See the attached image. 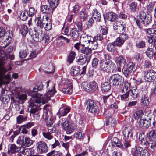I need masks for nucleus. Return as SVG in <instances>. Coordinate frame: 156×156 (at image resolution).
<instances>
[{"label": "nucleus", "mask_w": 156, "mask_h": 156, "mask_svg": "<svg viewBox=\"0 0 156 156\" xmlns=\"http://www.w3.org/2000/svg\"><path fill=\"white\" fill-rule=\"evenodd\" d=\"M43 88V85L42 84L40 83L37 84V85L33 88V92L34 93L33 94L32 97H34V96L35 97V98H38V94L36 92L38 91H40L42 90Z\"/></svg>", "instance_id": "nucleus-21"}, {"label": "nucleus", "mask_w": 156, "mask_h": 156, "mask_svg": "<svg viewBox=\"0 0 156 156\" xmlns=\"http://www.w3.org/2000/svg\"><path fill=\"white\" fill-rule=\"evenodd\" d=\"M126 27L125 26L124 24H123L120 26H119L118 28H116V30L117 32L120 33V32H124L125 31Z\"/></svg>", "instance_id": "nucleus-60"}, {"label": "nucleus", "mask_w": 156, "mask_h": 156, "mask_svg": "<svg viewBox=\"0 0 156 156\" xmlns=\"http://www.w3.org/2000/svg\"><path fill=\"white\" fill-rule=\"evenodd\" d=\"M91 58V55L85 56L83 55H80L76 58V62L78 65H87Z\"/></svg>", "instance_id": "nucleus-8"}, {"label": "nucleus", "mask_w": 156, "mask_h": 156, "mask_svg": "<svg viewBox=\"0 0 156 156\" xmlns=\"http://www.w3.org/2000/svg\"><path fill=\"white\" fill-rule=\"evenodd\" d=\"M144 79L147 82L154 81L156 79V72L153 70H149L144 73Z\"/></svg>", "instance_id": "nucleus-7"}, {"label": "nucleus", "mask_w": 156, "mask_h": 156, "mask_svg": "<svg viewBox=\"0 0 156 156\" xmlns=\"http://www.w3.org/2000/svg\"><path fill=\"white\" fill-rule=\"evenodd\" d=\"M89 47L86 46V47L83 48L81 49V53L87 55H91L92 53V50L91 48H89Z\"/></svg>", "instance_id": "nucleus-31"}, {"label": "nucleus", "mask_w": 156, "mask_h": 156, "mask_svg": "<svg viewBox=\"0 0 156 156\" xmlns=\"http://www.w3.org/2000/svg\"><path fill=\"white\" fill-rule=\"evenodd\" d=\"M46 86L47 88L49 87V84L50 87L48 89V91L44 95V99L43 101H46V103L48 101L50 100V98L53 96L56 92L55 89V84L50 80L46 82Z\"/></svg>", "instance_id": "nucleus-2"}, {"label": "nucleus", "mask_w": 156, "mask_h": 156, "mask_svg": "<svg viewBox=\"0 0 156 156\" xmlns=\"http://www.w3.org/2000/svg\"><path fill=\"white\" fill-rule=\"evenodd\" d=\"M131 92L130 95L133 98H137L138 96V90L136 88H134L133 89L130 90V89L129 92Z\"/></svg>", "instance_id": "nucleus-50"}, {"label": "nucleus", "mask_w": 156, "mask_h": 156, "mask_svg": "<svg viewBox=\"0 0 156 156\" xmlns=\"http://www.w3.org/2000/svg\"><path fill=\"white\" fill-rule=\"evenodd\" d=\"M101 32L102 35H106L108 33V30L107 27L105 26H102L101 30Z\"/></svg>", "instance_id": "nucleus-64"}, {"label": "nucleus", "mask_w": 156, "mask_h": 156, "mask_svg": "<svg viewBox=\"0 0 156 156\" xmlns=\"http://www.w3.org/2000/svg\"><path fill=\"white\" fill-rule=\"evenodd\" d=\"M90 90H96L98 89V85L97 83L95 81H93L90 83Z\"/></svg>", "instance_id": "nucleus-53"}, {"label": "nucleus", "mask_w": 156, "mask_h": 156, "mask_svg": "<svg viewBox=\"0 0 156 156\" xmlns=\"http://www.w3.org/2000/svg\"><path fill=\"white\" fill-rule=\"evenodd\" d=\"M41 10L44 13L48 14L52 12L53 10L51 11L49 7L46 5H43L41 6Z\"/></svg>", "instance_id": "nucleus-30"}, {"label": "nucleus", "mask_w": 156, "mask_h": 156, "mask_svg": "<svg viewBox=\"0 0 156 156\" xmlns=\"http://www.w3.org/2000/svg\"><path fill=\"white\" fill-rule=\"evenodd\" d=\"M154 120V117H150L148 120L146 119H143L140 120V126L143 129H147L151 126V123H152V121Z\"/></svg>", "instance_id": "nucleus-12"}, {"label": "nucleus", "mask_w": 156, "mask_h": 156, "mask_svg": "<svg viewBox=\"0 0 156 156\" xmlns=\"http://www.w3.org/2000/svg\"><path fill=\"white\" fill-rule=\"evenodd\" d=\"M80 69L77 66H74L72 67L70 73L71 75L74 76L78 75L79 73Z\"/></svg>", "instance_id": "nucleus-41"}, {"label": "nucleus", "mask_w": 156, "mask_h": 156, "mask_svg": "<svg viewBox=\"0 0 156 156\" xmlns=\"http://www.w3.org/2000/svg\"><path fill=\"white\" fill-rule=\"evenodd\" d=\"M33 143V141L29 138L25 137L24 145V147H28L31 145Z\"/></svg>", "instance_id": "nucleus-46"}, {"label": "nucleus", "mask_w": 156, "mask_h": 156, "mask_svg": "<svg viewBox=\"0 0 156 156\" xmlns=\"http://www.w3.org/2000/svg\"><path fill=\"white\" fill-rule=\"evenodd\" d=\"M37 150L39 153L42 154L47 152L48 147L46 143L44 141H40L37 144Z\"/></svg>", "instance_id": "nucleus-13"}, {"label": "nucleus", "mask_w": 156, "mask_h": 156, "mask_svg": "<svg viewBox=\"0 0 156 156\" xmlns=\"http://www.w3.org/2000/svg\"><path fill=\"white\" fill-rule=\"evenodd\" d=\"M133 156H146L149 155V153L146 150H142V148L139 147L132 151Z\"/></svg>", "instance_id": "nucleus-15"}, {"label": "nucleus", "mask_w": 156, "mask_h": 156, "mask_svg": "<svg viewBox=\"0 0 156 156\" xmlns=\"http://www.w3.org/2000/svg\"><path fill=\"white\" fill-rule=\"evenodd\" d=\"M50 108V106L48 104L45 105L43 108L44 114L42 118L45 120H47L51 115V112L49 111Z\"/></svg>", "instance_id": "nucleus-17"}, {"label": "nucleus", "mask_w": 156, "mask_h": 156, "mask_svg": "<svg viewBox=\"0 0 156 156\" xmlns=\"http://www.w3.org/2000/svg\"><path fill=\"white\" fill-rule=\"evenodd\" d=\"M57 125L58 126H61L63 129L66 131L67 132L69 124L68 121L66 118H62L58 122Z\"/></svg>", "instance_id": "nucleus-16"}, {"label": "nucleus", "mask_w": 156, "mask_h": 156, "mask_svg": "<svg viewBox=\"0 0 156 156\" xmlns=\"http://www.w3.org/2000/svg\"><path fill=\"white\" fill-rule=\"evenodd\" d=\"M103 102L105 103L110 104L111 100L112 99L111 94L107 96H104L103 97Z\"/></svg>", "instance_id": "nucleus-47"}, {"label": "nucleus", "mask_w": 156, "mask_h": 156, "mask_svg": "<svg viewBox=\"0 0 156 156\" xmlns=\"http://www.w3.org/2000/svg\"><path fill=\"white\" fill-rule=\"evenodd\" d=\"M117 17V15L112 12H108L106 14V18L108 21L113 22Z\"/></svg>", "instance_id": "nucleus-22"}, {"label": "nucleus", "mask_w": 156, "mask_h": 156, "mask_svg": "<svg viewBox=\"0 0 156 156\" xmlns=\"http://www.w3.org/2000/svg\"><path fill=\"white\" fill-rule=\"evenodd\" d=\"M145 45V43L143 41H140L136 44V47L138 48H142Z\"/></svg>", "instance_id": "nucleus-61"}, {"label": "nucleus", "mask_w": 156, "mask_h": 156, "mask_svg": "<svg viewBox=\"0 0 156 156\" xmlns=\"http://www.w3.org/2000/svg\"><path fill=\"white\" fill-rule=\"evenodd\" d=\"M27 114H25V115H19L16 118L17 123L20 124L27 120Z\"/></svg>", "instance_id": "nucleus-36"}, {"label": "nucleus", "mask_w": 156, "mask_h": 156, "mask_svg": "<svg viewBox=\"0 0 156 156\" xmlns=\"http://www.w3.org/2000/svg\"><path fill=\"white\" fill-rule=\"evenodd\" d=\"M28 32V28L27 26L24 24L21 26L20 32L22 35L23 36H25Z\"/></svg>", "instance_id": "nucleus-45"}, {"label": "nucleus", "mask_w": 156, "mask_h": 156, "mask_svg": "<svg viewBox=\"0 0 156 156\" xmlns=\"http://www.w3.org/2000/svg\"><path fill=\"white\" fill-rule=\"evenodd\" d=\"M115 44L114 42L108 43L107 44L106 46L107 50L110 52H114L115 49Z\"/></svg>", "instance_id": "nucleus-40"}, {"label": "nucleus", "mask_w": 156, "mask_h": 156, "mask_svg": "<svg viewBox=\"0 0 156 156\" xmlns=\"http://www.w3.org/2000/svg\"><path fill=\"white\" fill-rule=\"evenodd\" d=\"M137 3L135 2H132L129 5V9L130 11L134 12L136 11L137 8Z\"/></svg>", "instance_id": "nucleus-48"}, {"label": "nucleus", "mask_w": 156, "mask_h": 156, "mask_svg": "<svg viewBox=\"0 0 156 156\" xmlns=\"http://www.w3.org/2000/svg\"><path fill=\"white\" fill-rule=\"evenodd\" d=\"M124 42L119 37H118L115 41L114 42V43L118 47L121 46L123 44Z\"/></svg>", "instance_id": "nucleus-49"}, {"label": "nucleus", "mask_w": 156, "mask_h": 156, "mask_svg": "<svg viewBox=\"0 0 156 156\" xmlns=\"http://www.w3.org/2000/svg\"><path fill=\"white\" fill-rule=\"evenodd\" d=\"M29 33L31 35L33 39L35 41L38 42L41 41L44 39V35L41 31L38 33L34 30L31 33L29 31Z\"/></svg>", "instance_id": "nucleus-11"}, {"label": "nucleus", "mask_w": 156, "mask_h": 156, "mask_svg": "<svg viewBox=\"0 0 156 156\" xmlns=\"http://www.w3.org/2000/svg\"><path fill=\"white\" fill-rule=\"evenodd\" d=\"M70 110V109L68 107H61L59 109V111L56 114L58 115L60 118V116H63L66 115L69 112Z\"/></svg>", "instance_id": "nucleus-19"}, {"label": "nucleus", "mask_w": 156, "mask_h": 156, "mask_svg": "<svg viewBox=\"0 0 156 156\" xmlns=\"http://www.w3.org/2000/svg\"><path fill=\"white\" fill-rule=\"evenodd\" d=\"M147 136L150 141L154 142L156 140V130L152 129L147 133Z\"/></svg>", "instance_id": "nucleus-20"}, {"label": "nucleus", "mask_w": 156, "mask_h": 156, "mask_svg": "<svg viewBox=\"0 0 156 156\" xmlns=\"http://www.w3.org/2000/svg\"><path fill=\"white\" fill-rule=\"evenodd\" d=\"M24 136H19L17 140V144L21 145V146L24 147Z\"/></svg>", "instance_id": "nucleus-54"}, {"label": "nucleus", "mask_w": 156, "mask_h": 156, "mask_svg": "<svg viewBox=\"0 0 156 156\" xmlns=\"http://www.w3.org/2000/svg\"><path fill=\"white\" fill-rule=\"evenodd\" d=\"M100 69L107 73L112 72L115 68V65L111 60L100 63Z\"/></svg>", "instance_id": "nucleus-3"}, {"label": "nucleus", "mask_w": 156, "mask_h": 156, "mask_svg": "<svg viewBox=\"0 0 156 156\" xmlns=\"http://www.w3.org/2000/svg\"><path fill=\"white\" fill-rule=\"evenodd\" d=\"M35 20L37 27L40 29H42L44 27V24L43 22V19H41V17L38 16L36 18Z\"/></svg>", "instance_id": "nucleus-33"}, {"label": "nucleus", "mask_w": 156, "mask_h": 156, "mask_svg": "<svg viewBox=\"0 0 156 156\" xmlns=\"http://www.w3.org/2000/svg\"><path fill=\"white\" fill-rule=\"evenodd\" d=\"M136 69L135 64L132 62H129L127 64L126 68L122 69V73L126 77L129 78Z\"/></svg>", "instance_id": "nucleus-4"}, {"label": "nucleus", "mask_w": 156, "mask_h": 156, "mask_svg": "<svg viewBox=\"0 0 156 156\" xmlns=\"http://www.w3.org/2000/svg\"><path fill=\"white\" fill-rule=\"evenodd\" d=\"M51 133H50L48 132H43L42 134L44 138L50 140L52 139L53 137V136L51 135Z\"/></svg>", "instance_id": "nucleus-56"}, {"label": "nucleus", "mask_w": 156, "mask_h": 156, "mask_svg": "<svg viewBox=\"0 0 156 156\" xmlns=\"http://www.w3.org/2000/svg\"><path fill=\"white\" fill-rule=\"evenodd\" d=\"M85 106L87 105V109L88 111L92 113L95 114L98 111V108L97 105L94 101L89 99L84 103Z\"/></svg>", "instance_id": "nucleus-6"}, {"label": "nucleus", "mask_w": 156, "mask_h": 156, "mask_svg": "<svg viewBox=\"0 0 156 156\" xmlns=\"http://www.w3.org/2000/svg\"><path fill=\"white\" fill-rule=\"evenodd\" d=\"M21 148L20 147H17L14 144H11L10 145L9 149L8 150L9 152L11 154H13L15 152H19L21 151Z\"/></svg>", "instance_id": "nucleus-23"}, {"label": "nucleus", "mask_w": 156, "mask_h": 156, "mask_svg": "<svg viewBox=\"0 0 156 156\" xmlns=\"http://www.w3.org/2000/svg\"><path fill=\"white\" fill-rule=\"evenodd\" d=\"M52 10H54L59 3V0H48Z\"/></svg>", "instance_id": "nucleus-32"}, {"label": "nucleus", "mask_w": 156, "mask_h": 156, "mask_svg": "<svg viewBox=\"0 0 156 156\" xmlns=\"http://www.w3.org/2000/svg\"><path fill=\"white\" fill-rule=\"evenodd\" d=\"M143 115V112L141 110L136 111L134 114V118L136 119H138L141 117L142 115Z\"/></svg>", "instance_id": "nucleus-55"}, {"label": "nucleus", "mask_w": 156, "mask_h": 156, "mask_svg": "<svg viewBox=\"0 0 156 156\" xmlns=\"http://www.w3.org/2000/svg\"><path fill=\"white\" fill-rule=\"evenodd\" d=\"M112 145L113 147H123V144L121 143L119 139L116 137H114L113 138L112 141Z\"/></svg>", "instance_id": "nucleus-26"}, {"label": "nucleus", "mask_w": 156, "mask_h": 156, "mask_svg": "<svg viewBox=\"0 0 156 156\" xmlns=\"http://www.w3.org/2000/svg\"><path fill=\"white\" fill-rule=\"evenodd\" d=\"M110 84L108 82H105L101 84V88L103 92H105L108 91L111 88Z\"/></svg>", "instance_id": "nucleus-29"}, {"label": "nucleus", "mask_w": 156, "mask_h": 156, "mask_svg": "<svg viewBox=\"0 0 156 156\" xmlns=\"http://www.w3.org/2000/svg\"><path fill=\"white\" fill-rule=\"evenodd\" d=\"M147 40L149 43L153 45L154 47L156 48V37L154 36H147Z\"/></svg>", "instance_id": "nucleus-34"}, {"label": "nucleus", "mask_w": 156, "mask_h": 156, "mask_svg": "<svg viewBox=\"0 0 156 156\" xmlns=\"http://www.w3.org/2000/svg\"><path fill=\"white\" fill-rule=\"evenodd\" d=\"M48 126V132L52 133L55 132L56 129L55 127L52 126L51 125H47Z\"/></svg>", "instance_id": "nucleus-63"}, {"label": "nucleus", "mask_w": 156, "mask_h": 156, "mask_svg": "<svg viewBox=\"0 0 156 156\" xmlns=\"http://www.w3.org/2000/svg\"><path fill=\"white\" fill-rule=\"evenodd\" d=\"M114 61L117 65L120 66H124L126 64L124 57L121 55L115 57L114 58Z\"/></svg>", "instance_id": "nucleus-18"}, {"label": "nucleus", "mask_w": 156, "mask_h": 156, "mask_svg": "<svg viewBox=\"0 0 156 156\" xmlns=\"http://www.w3.org/2000/svg\"><path fill=\"white\" fill-rule=\"evenodd\" d=\"M92 14L93 17L96 22H100L101 19V14L97 9H95L93 11Z\"/></svg>", "instance_id": "nucleus-27"}, {"label": "nucleus", "mask_w": 156, "mask_h": 156, "mask_svg": "<svg viewBox=\"0 0 156 156\" xmlns=\"http://www.w3.org/2000/svg\"><path fill=\"white\" fill-rule=\"evenodd\" d=\"M130 84L127 83L126 84H124L122 87V91L123 93L120 96V99L121 100L125 101L127 100L129 94Z\"/></svg>", "instance_id": "nucleus-9"}, {"label": "nucleus", "mask_w": 156, "mask_h": 156, "mask_svg": "<svg viewBox=\"0 0 156 156\" xmlns=\"http://www.w3.org/2000/svg\"><path fill=\"white\" fill-rule=\"evenodd\" d=\"M98 44L97 41L93 39L91 40L89 44L87 46L91 48L92 50H95L98 48Z\"/></svg>", "instance_id": "nucleus-37"}, {"label": "nucleus", "mask_w": 156, "mask_h": 156, "mask_svg": "<svg viewBox=\"0 0 156 156\" xmlns=\"http://www.w3.org/2000/svg\"><path fill=\"white\" fill-rule=\"evenodd\" d=\"M81 40L83 43V44H81L82 46H87L91 40L89 39L88 36L87 35L84 34L83 35Z\"/></svg>", "instance_id": "nucleus-28"}, {"label": "nucleus", "mask_w": 156, "mask_h": 156, "mask_svg": "<svg viewBox=\"0 0 156 156\" xmlns=\"http://www.w3.org/2000/svg\"><path fill=\"white\" fill-rule=\"evenodd\" d=\"M145 53L147 56L150 58L153 56L156 57V53H154L153 49L151 48H147Z\"/></svg>", "instance_id": "nucleus-44"}, {"label": "nucleus", "mask_w": 156, "mask_h": 156, "mask_svg": "<svg viewBox=\"0 0 156 156\" xmlns=\"http://www.w3.org/2000/svg\"><path fill=\"white\" fill-rule=\"evenodd\" d=\"M131 133V131L130 130H129L128 129L126 128H125L122 132L123 134L124 137L123 138L125 140V139H126V137H127Z\"/></svg>", "instance_id": "nucleus-57"}, {"label": "nucleus", "mask_w": 156, "mask_h": 156, "mask_svg": "<svg viewBox=\"0 0 156 156\" xmlns=\"http://www.w3.org/2000/svg\"><path fill=\"white\" fill-rule=\"evenodd\" d=\"M37 11L33 7H30L29 9V11L27 12V15L30 17L32 16Z\"/></svg>", "instance_id": "nucleus-58"}, {"label": "nucleus", "mask_w": 156, "mask_h": 156, "mask_svg": "<svg viewBox=\"0 0 156 156\" xmlns=\"http://www.w3.org/2000/svg\"><path fill=\"white\" fill-rule=\"evenodd\" d=\"M74 137L78 139H82L84 136V133L81 132H77L74 134Z\"/></svg>", "instance_id": "nucleus-51"}, {"label": "nucleus", "mask_w": 156, "mask_h": 156, "mask_svg": "<svg viewBox=\"0 0 156 156\" xmlns=\"http://www.w3.org/2000/svg\"><path fill=\"white\" fill-rule=\"evenodd\" d=\"M76 28H72L70 34L72 38L74 40H76L78 37L79 35V31Z\"/></svg>", "instance_id": "nucleus-25"}, {"label": "nucleus", "mask_w": 156, "mask_h": 156, "mask_svg": "<svg viewBox=\"0 0 156 156\" xmlns=\"http://www.w3.org/2000/svg\"><path fill=\"white\" fill-rule=\"evenodd\" d=\"M141 103L144 106H148L149 103L148 98L145 95L142 97L141 99Z\"/></svg>", "instance_id": "nucleus-43"}, {"label": "nucleus", "mask_w": 156, "mask_h": 156, "mask_svg": "<svg viewBox=\"0 0 156 156\" xmlns=\"http://www.w3.org/2000/svg\"><path fill=\"white\" fill-rule=\"evenodd\" d=\"M21 151V153L23 155H25L26 156H42L40 155H33L32 154H34V150H28L27 149H23Z\"/></svg>", "instance_id": "nucleus-24"}, {"label": "nucleus", "mask_w": 156, "mask_h": 156, "mask_svg": "<svg viewBox=\"0 0 156 156\" xmlns=\"http://www.w3.org/2000/svg\"><path fill=\"white\" fill-rule=\"evenodd\" d=\"M123 25V22L120 21H117L114 24L113 29L115 30H116V28H118Z\"/></svg>", "instance_id": "nucleus-62"}, {"label": "nucleus", "mask_w": 156, "mask_h": 156, "mask_svg": "<svg viewBox=\"0 0 156 156\" xmlns=\"http://www.w3.org/2000/svg\"><path fill=\"white\" fill-rule=\"evenodd\" d=\"M41 103L44 104L46 103V101H43V99L41 98H34V101H30L29 104V107L31 109L29 111L30 114H35L37 113L40 109V104Z\"/></svg>", "instance_id": "nucleus-1"}, {"label": "nucleus", "mask_w": 156, "mask_h": 156, "mask_svg": "<svg viewBox=\"0 0 156 156\" xmlns=\"http://www.w3.org/2000/svg\"><path fill=\"white\" fill-rule=\"evenodd\" d=\"M139 18L145 25L149 24L151 21V16L149 14H146L143 11H141L139 13Z\"/></svg>", "instance_id": "nucleus-10"}, {"label": "nucleus", "mask_w": 156, "mask_h": 156, "mask_svg": "<svg viewBox=\"0 0 156 156\" xmlns=\"http://www.w3.org/2000/svg\"><path fill=\"white\" fill-rule=\"evenodd\" d=\"M110 125L112 126H114L116 124V120L112 117H109L108 118L106 117V125Z\"/></svg>", "instance_id": "nucleus-42"}, {"label": "nucleus", "mask_w": 156, "mask_h": 156, "mask_svg": "<svg viewBox=\"0 0 156 156\" xmlns=\"http://www.w3.org/2000/svg\"><path fill=\"white\" fill-rule=\"evenodd\" d=\"M76 55V52L71 51L69 53L67 58V61L69 63H71L74 60Z\"/></svg>", "instance_id": "nucleus-39"}, {"label": "nucleus", "mask_w": 156, "mask_h": 156, "mask_svg": "<svg viewBox=\"0 0 156 156\" xmlns=\"http://www.w3.org/2000/svg\"><path fill=\"white\" fill-rule=\"evenodd\" d=\"M82 87L86 91H89L90 90V83H88L87 82H83L82 84Z\"/></svg>", "instance_id": "nucleus-52"}, {"label": "nucleus", "mask_w": 156, "mask_h": 156, "mask_svg": "<svg viewBox=\"0 0 156 156\" xmlns=\"http://www.w3.org/2000/svg\"><path fill=\"white\" fill-rule=\"evenodd\" d=\"M99 62V60L97 58H94L92 60V67L94 68H96L98 66Z\"/></svg>", "instance_id": "nucleus-59"}, {"label": "nucleus", "mask_w": 156, "mask_h": 156, "mask_svg": "<svg viewBox=\"0 0 156 156\" xmlns=\"http://www.w3.org/2000/svg\"><path fill=\"white\" fill-rule=\"evenodd\" d=\"M77 129V126L73 123H72L69 125L66 133L69 134H71L74 130Z\"/></svg>", "instance_id": "nucleus-38"}, {"label": "nucleus", "mask_w": 156, "mask_h": 156, "mask_svg": "<svg viewBox=\"0 0 156 156\" xmlns=\"http://www.w3.org/2000/svg\"><path fill=\"white\" fill-rule=\"evenodd\" d=\"M73 91V85L71 81L67 80L62 92L65 94H70Z\"/></svg>", "instance_id": "nucleus-14"}, {"label": "nucleus", "mask_w": 156, "mask_h": 156, "mask_svg": "<svg viewBox=\"0 0 156 156\" xmlns=\"http://www.w3.org/2000/svg\"><path fill=\"white\" fill-rule=\"evenodd\" d=\"M88 16L87 12L85 9L82 10L80 12L79 17L80 19L83 21L86 20Z\"/></svg>", "instance_id": "nucleus-35"}, {"label": "nucleus", "mask_w": 156, "mask_h": 156, "mask_svg": "<svg viewBox=\"0 0 156 156\" xmlns=\"http://www.w3.org/2000/svg\"><path fill=\"white\" fill-rule=\"evenodd\" d=\"M109 81L113 85L120 86L123 83V78L119 74H114L109 78Z\"/></svg>", "instance_id": "nucleus-5"}]
</instances>
